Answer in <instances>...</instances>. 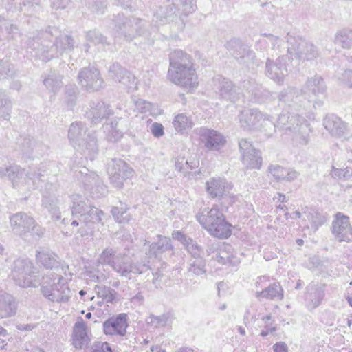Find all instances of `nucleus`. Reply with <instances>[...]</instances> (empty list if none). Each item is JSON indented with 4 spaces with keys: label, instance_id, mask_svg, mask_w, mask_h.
Listing matches in <instances>:
<instances>
[{
    "label": "nucleus",
    "instance_id": "1",
    "mask_svg": "<svg viewBox=\"0 0 352 352\" xmlns=\"http://www.w3.org/2000/svg\"><path fill=\"white\" fill-rule=\"evenodd\" d=\"M11 276L16 284L22 287H36L39 285L43 296L54 302H67L72 296L65 277L55 272H49L43 276L40 281L36 268L27 258L14 261Z\"/></svg>",
    "mask_w": 352,
    "mask_h": 352
},
{
    "label": "nucleus",
    "instance_id": "2",
    "mask_svg": "<svg viewBox=\"0 0 352 352\" xmlns=\"http://www.w3.org/2000/svg\"><path fill=\"white\" fill-rule=\"evenodd\" d=\"M71 217L62 219L65 225L70 224L74 228L79 227L77 233L81 236H87L91 232L93 224L102 223L105 217L104 213L99 208L87 204L84 198L80 195H73Z\"/></svg>",
    "mask_w": 352,
    "mask_h": 352
},
{
    "label": "nucleus",
    "instance_id": "3",
    "mask_svg": "<svg viewBox=\"0 0 352 352\" xmlns=\"http://www.w3.org/2000/svg\"><path fill=\"white\" fill-rule=\"evenodd\" d=\"M32 45L36 56L47 62L64 52H70L74 47V41L69 35L59 34L56 28H51L42 32Z\"/></svg>",
    "mask_w": 352,
    "mask_h": 352
},
{
    "label": "nucleus",
    "instance_id": "4",
    "mask_svg": "<svg viewBox=\"0 0 352 352\" xmlns=\"http://www.w3.org/2000/svg\"><path fill=\"white\" fill-rule=\"evenodd\" d=\"M169 80L184 88H195L198 85L197 76L191 56L180 50H175L169 55Z\"/></svg>",
    "mask_w": 352,
    "mask_h": 352
},
{
    "label": "nucleus",
    "instance_id": "5",
    "mask_svg": "<svg viewBox=\"0 0 352 352\" xmlns=\"http://www.w3.org/2000/svg\"><path fill=\"white\" fill-rule=\"evenodd\" d=\"M68 138L71 144L86 158L93 160L98 154V147L95 133L89 131L81 122L72 123Z\"/></svg>",
    "mask_w": 352,
    "mask_h": 352
},
{
    "label": "nucleus",
    "instance_id": "6",
    "mask_svg": "<svg viewBox=\"0 0 352 352\" xmlns=\"http://www.w3.org/2000/svg\"><path fill=\"white\" fill-rule=\"evenodd\" d=\"M196 218L201 226L215 237L227 239L231 235V225L226 221L217 206H213L210 210L204 209L196 215Z\"/></svg>",
    "mask_w": 352,
    "mask_h": 352
},
{
    "label": "nucleus",
    "instance_id": "7",
    "mask_svg": "<svg viewBox=\"0 0 352 352\" xmlns=\"http://www.w3.org/2000/svg\"><path fill=\"white\" fill-rule=\"evenodd\" d=\"M238 120L240 127L244 131H259L267 136H271L275 132L272 118L258 109H244L239 113Z\"/></svg>",
    "mask_w": 352,
    "mask_h": 352
},
{
    "label": "nucleus",
    "instance_id": "8",
    "mask_svg": "<svg viewBox=\"0 0 352 352\" xmlns=\"http://www.w3.org/2000/svg\"><path fill=\"white\" fill-rule=\"evenodd\" d=\"M41 176L34 170H26L18 165L0 166V178L7 177L12 184V186L19 190H30L34 188L35 179Z\"/></svg>",
    "mask_w": 352,
    "mask_h": 352
},
{
    "label": "nucleus",
    "instance_id": "9",
    "mask_svg": "<svg viewBox=\"0 0 352 352\" xmlns=\"http://www.w3.org/2000/svg\"><path fill=\"white\" fill-rule=\"evenodd\" d=\"M177 2L179 3L182 13L185 16L193 13L197 8L196 0H172L171 2L170 0H167L166 5L164 7L160 6L157 15L161 24L181 21V25H179V26L182 30L184 23L181 16H178L179 9L176 8V6H179V4H176Z\"/></svg>",
    "mask_w": 352,
    "mask_h": 352
},
{
    "label": "nucleus",
    "instance_id": "10",
    "mask_svg": "<svg viewBox=\"0 0 352 352\" xmlns=\"http://www.w3.org/2000/svg\"><path fill=\"white\" fill-rule=\"evenodd\" d=\"M10 223L12 232L23 239L27 238L28 234L40 238L45 232V230L32 217L23 212L11 215Z\"/></svg>",
    "mask_w": 352,
    "mask_h": 352
},
{
    "label": "nucleus",
    "instance_id": "11",
    "mask_svg": "<svg viewBox=\"0 0 352 352\" xmlns=\"http://www.w3.org/2000/svg\"><path fill=\"white\" fill-rule=\"evenodd\" d=\"M287 42L289 60L294 58L311 60L319 56L317 47L301 37H296L288 33Z\"/></svg>",
    "mask_w": 352,
    "mask_h": 352
},
{
    "label": "nucleus",
    "instance_id": "12",
    "mask_svg": "<svg viewBox=\"0 0 352 352\" xmlns=\"http://www.w3.org/2000/svg\"><path fill=\"white\" fill-rule=\"evenodd\" d=\"M115 28L120 36L127 41H132L138 35L144 32V24L141 19L133 16L126 17L118 14L113 19Z\"/></svg>",
    "mask_w": 352,
    "mask_h": 352
},
{
    "label": "nucleus",
    "instance_id": "13",
    "mask_svg": "<svg viewBox=\"0 0 352 352\" xmlns=\"http://www.w3.org/2000/svg\"><path fill=\"white\" fill-rule=\"evenodd\" d=\"M303 98H307L309 102H314V107H321L327 96V85L323 78L315 75L309 78L300 91Z\"/></svg>",
    "mask_w": 352,
    "mask_h": 352
},
{
    "label": "nucleus",
    "instance_id": "14",
    "mask_svg": "<svg viewBox=\"0 0 352 352\" xmlns=\"http://www.w3.org/2000/svg\"><path fill=\"white\" fill-rule=\"evenodd\" d=\"M133 170L121 159H111L107 163V173L111 184L116 188L123 187L124 182L132 177Z\"/></svg>",
    "mask_w": 352,
    "mask_h": 352
},
{
    "label": "nucleus",
    "instance_id": "15",
    "mask_svg": "<svg viewBox=\"0 0 352 352\" xmlns=\"http://www.w3.org/2000/svg\"><path fill=\"white\" fill-rule=\"evenodd\" d=\"M98 262L110 265L122 276L127 277L133 271L131 264L126 262L121 254H116L112 248L104 249L98 258Z\"/></svg>",
    "mask_w": 352,
    "mask_h": 352
},
{
    "label": "nucleus",
    "instance_id": "16",
    "mask_svg": "<svg viewBox=\"0 0 352 352\" xmlns=\"http://www.w3.org/2000/svg\"><path fill=\"white\" fill-rule=\"evenodd\" d=\"M226 49L239 63L248 66L256 63V54L250 47L237 38H233L225 45Z\"/></svg>",
    "mask_w": 352,
    "mask_h": 352
},
{
    "label": "nucleus",
    "instance_id": "17",
    "mask_svg": "<svg viewBox=\"0 0 352 352\" xmlns=\"http://www.w3.org/2000/svg\"><path fill=\"white\" fill-rule=\"evenodd\" d=\"M323 126L334 137L349 140L352 132L348 124L335 114H328L323 120Z\"/></svg>",
    "mask_w": 352,
    "mask_h": 352
},
{
    "label": "nucleus",
    "instance_id": "18",
    "mask_svg": "<svg viewBox=\"0 0 352 352\" xmlns=\"http://www.w3.org/2000/svg\"><path fill=\"white\" fill-rule=\"evenodd\" d=\"M109 77L115 82L123 85L128 92L137 89V80L135 76L118 63H113L109 69Z\"/></svg>",
    "mask_w": 352,
    "mask_h": 352
},
{
    "label": "nucleus",
    "instance_id": "19",
    "mask_svg": "<svg viewBox=\"0 0 352 352\" xmlns=\"http://www.w3.org/2000/svg\"><path fill=\"white\" fill-rule=\"evenodd\" d=\"M267 276H260L256 282V287H265L261 291L256 292V297L258 299L265 298L271 300H280L283 298V289L280 284L274 282L269 286L265 287V283L268 281Z\"/></svg>",
    "mask_w": 352,
    "mask_h": 352
},
{
    "label": "nucleus",
    "instance_id": "20",
    "mask_svg": "<svg viewBox=\"0 0 352 352\" xmlns=\"http://www.w3.org/2000/svg\"><path fill=\"white\" fill-rule=\"evenodd\" d=\"M199 135L201 142L210 151H218L226 143V138L217 130L201 127Z\"/></svg>",
    "mask_w": 352,
    "mask_h": 352
},
{
    "label": "nucleus",
    "instance_id": "21",
    "mask_svg": "<svg viewBox=\"0 0 352 352\" xmlns=\"http://www.w3.org/2000/svg\"><path fill=\"white\" fill-rule=\"evenodd\" d=\"M331 231L338 241H352V226L347 216L338 213L332 222Z\"/></svg>",
    "mask_w": 352,
    "mask_h": 352
},
{
    "label": "nucleus",
    "instance_id": "22",
    "mask_svg": "<svg viewBox=\"0 0 352 352\" xmlns=\"http://www.w3.org/2000/svg\"><path fill=\"white\" fill-rule=\"evenodd\" d=\"M78 80L87 90L98 91L103 85L99 71L94 67L83 68L78 74Z\"/></svg>",
    "mask_w": 352,
    "mask_h": 352
},
{
    "label": "nucleus",
    "instance_id": "23",
    "mask_svg": "<svg viewBox=\"0 0 352 352\" xmlns=\"http://www.w3.org/2000/svg\"><path fill=\"white\" fill-rule=\"evenodd\" d=\"M306 120L298 113L283 110L279 114L276 123H274L275 129L278 128L281 130L293 133Z\"/></svg>",
    "mask_w": 352,
    "mask_h": 352
},
{
    "label": "nucleus",
    "instance_id": "24",
    "mask_svg": "<svg viewBox=\"0 0 352 352\" xmlns=\"http://www.w3.org/2000/svg\"><path fill=\"white\" fill-rule=\"evenodd\" d=\"M214 81L220 98L232 102L239 99L241 93L230 80L221 76H217L214 78Z\"/></svg>",
    "mask_w": 352,
    "mask_h": 352
},
{
    "label": "nucleus",
    "instance_id": "25",
    "mask_svg": "<svg viewBox=\"0 0 352 352\" xmlns=\"http://www.w3.org/2000/svg\"><path fill=\"white\" fill-rule=\"evenodd\" d=\"M128 327L127 316L120 314L116 316L109 318L103 323V331L106 335L124 336Z\"/></svg>",
    "mask_w": 352,
    "mask_h": 352
},
{
    "label": "nucleus",
    "instance_id": "26",
    "mask_svg": "<svg viewBox=\"0 0 352 352\" xmlns=\"http://www.w3.org/2000/svg\"><path fill=\"white\" fill-rule=\"evenodd\" d=\"M90 342L87 332V324L82 318H78L73 327L72 343L76 349H83Z\"/></svg>",
    "mask_w": 352,
    "mask_h": 352
},
{
    "label": "nucleus",
    "instance_id": "27",
    "mask_svg": "<svg viewBox=\"0 0 352 352\" xmlns=\"http://www.w3.org/2000/svg\"><path fill=\"white\" fill-rule=\"evenodd\" d=\"M286 59L285 56H279L276 62L272 61L270 58L267 59L266 74L278 83L282 82L287 75Z\"/></svg>",
    "mask_w": 352,
    "mask_h": 352
},
{
    "label": "nucleus",
    "instance_id": "28",
    "mask_svg": "<svg viewBox=\"0 0 352 352\" xmlns=\"http://www.w3.org/2000/svg\"><path fill=\"white\" fill-rule=\"evenodd\" d=\"M325 287L324 284L314 283L307 286L305 300L309 308L315 309L321 304L325 294Z\"/></svg>",
    "mask_w": 352,
    "mask_h": 352
},
{
    "label": "nucleus",
    "instance_id": "29",
    "mask_svg": "<svg viewBox=\"0 0 352 352\" xmlns=\"http://www.w3.org/2000/svg\"><path fill=\"white\" fill-rule=\"evenodd\" d=\"M231 188L232 185L221 177H212L206 182L207 192L212 198L222 197Z\"/></svg>",
    "mask_w": 352,
    "mask_h": 352
},
{
    "label": "nucleus",
    "instance_id": "30",
    "mask_svg": "<svg viewBox=\"0 0 352 352\" xmlns=\"http://www.w3.org/2000/svg\"><path fill=\"white\" fill-rule=\"evenodd\" d=\"M16 303L12 296L0 292V318L11 317L16 313Z\"/></svg>",
    "mask_w": 352,
    "mask_h": 352
},
{
    "label": "nucleus",
    "instance_id": "31",
    "mask_svg": "<svg viewBox=\"0 0 352 352\" xmlns=\"http://www.w3.org/2000/svg\"><path fill=\"white\" fill-rule=\"evenodd\" d=\"M302 98H303V96L301 93L299 94L298 91L296 88L290 87L280 93L278 96L279 105L283 107L287 105L289 107H294L297 110L298 102L301 101Z\"/></svg>",
    "mask_w": 352,
    "mask_h": 352
},
{
    "label": "nucleus",
    "instance_id": "32",
    "mask_svg": "<svg viewBox=\"0 0 352 352\" xmlns=\"http://www.w3.org/2000/svg\"><path fill=\"white\" fill-rule=\"evenodd\" d=\"M189 152L184 151L182 155H180L175 159V169L186 175L191 170L195 169L199 165V162L195 158L188 157Z\"/></svg>",
    "mask_w": 352,
    "mask_h": 352
},
{
    "label": "nucleus",
    "instance_id": "33",
    "mask_svg": "<svg viewBox=\"0 0 352 352\" xmlns=\"http://www.w3.org/2000/svg\"><path fill=\"white\" fill-rule=\"evenodd\" d=\"M268 170L277 181L292 182L299 175V173L295 170L290 168H284L278 164L270 165Z\"/></svg>",
    "mask_w": 352,
    "mask_h": 352
},
{
    "label": "nucleus",
    "instance_id": "34",
    "mask_svg": "<svg viewBox=\"0 0 352 352\" xmlns=\"http://www.w3.org/2000/svg\"><path fill=\"white\" fill-rule=\"evenodd\" d=\"M282 40L272 34H262L261 38L256 43V47L261 51L271 50L277 51L280 46Z\"/></svg>",
    "mask_w": 352,
    "mask_h": 352
},
{
    "label": "nucleus",
    "instance_id": "35",
    "mask_svg": "<svg viewBox=\"0 0 352 352\" xmlns=\"http://www.w3.org/2000/svg\"><path fill=\"white\" fill-rule=\"evenodd\" d=\"M112 113L109 105L103 102H98L89 113V118L94 124H98L102 119L107 118Z\"/></svg>",
    "mask_w": 352,
    "mask_h": 352
},
{
    "label": "nucleus",
    "instance_id": "36",
    "mask_svg": "<svg viewBox=\"0 0 352 352\" xmlns=\"http://www.w3.org/2000/svg\"><path fill=\"white\" fill-rule=\"evenodd\" d=\"M311 132V129L310 128V124L306 120L303 122L296 131H294L292 133H294L293 140L299 145L305 146L307 145L310 142V133Z\"/></svg>",
    "mask_w": 352,
    "mask_h": 352
},
{
    "label": "nucleus",
    "instance_id": "37",
    "mask_svg": "<svg viewBox=\"0 0 352 352\" xmlns=\"http://www.w3.org/2000/svg\"><path fill=\"white\" fill-rule=\"evenodd\" d=\"M242 163L249 169H260L262 164L261 153L259 150L248 153L242 155Z\"/></svg>",
    "mask_w": 352,
    "mask_h": 352
},
{
    "label": "nucleus",
    "instance_id": "38",
    "mask_svg": "<svg viewBox=\"0 0 352 352\" xmlns=\"http://www.w3.org/2000/svg\"><path fill=\"white\" fill-rule=\"evenodd\" d=\"M104 132L109 141L117 142L123 135V131L120 124L117 120L112 121L111 123H107L103 126Z\"/></svg>",
    "mask_w": 352,
    "mask_h": 352
},
{
    "label": "nucleus",
    "instance_id": "39",
    "mask_svg": "<svg viewBox=\"0 0 352 352\" xmlns=\"http://www.w3.org/2000/svg\"><path fill=\"white\" fill-rule=\"evenodd\" d=\"M36 257L37 261L45 268L52 269L58 265V261L56 260V256L49 251H37Z\"/></svg>",
    "mask_w": 352,
    "mask_h": 352
},
{
    "label": "nucleus",
    "instance_id": "40",
    "mask_svg": "<svg viewBox=\"0 0 352 352\" xmlns=\"http://www.w3.org/2000/svg\"><path fill=\"white\" fill-rule=\"evenodd\" d=\"M62 76L55 72L50 73L43 80V84L46 88L54 93L58 92L62 87Z\"/></svg>",
    "mask_w": 352,
    "mask_h": 352
},
{
    "label": "nucleus",
    "instance_id": "41",
    "mask_svg": "<svg viewBox=\"0 0 352 352\" xmlns=\"http://www.w3.org/2000/svg\"><path fill=\"white\" fill-rule=\"evenodd\" d=\"M335 44L342 48L352 47V30H342L335 36Z\"/></svg>",
    "mask_w": 352,
    "mask_h": 352
},
{
    "label": "nucleus",
    "instance_id": "42",
    "mask_svg": "<svg viewBox=\"0 0 352 352\" xmlns=\"http://www.w3.org/2000/svg\"><path fill=\"white\" fill-rule=\"evenodd\" d=\"M173 124L178 132H184L192 127L193 123L190 118L185 113H180L176 116L173 120Z\"/></svg>",
    "mask_w": 352,
    "mask_h": 352
},
{
    "label": "nucleus",
    "instance_id": "43",
    "mask_svg": "<svg viewBox=\"0 0 352 352\" xmlns=\"http://www.w3.org/2000/svg\"><path fill=\"white\" fill-rule=\"evenodd\" d=\"M78 87L75 85H67L65 87L63 102L69 109H72L76 104Z\"/></svg>",
    "mask_w": 352,
    "mask_h": 352
},
{
    "label": "nucleus",
    "instance_id": "44",
    "mask_svg": "<svg viewBox=\"0 0 352 352\" xmlns=\"http://www.w3.org/2000/svg\"><path fill=\"white\" fill-rule=\"evenodd\" d=\"M188 265V271L196 275H201L206 272V263L203 256L190 258Z\"/></svg>",
    "mask_w": 352,
    "mask_h": 352
},
{
    "label": "nucleus",
    "instance_id": "45",
    "mask_svg": "<svg viewBox=\"0 0 352 352\" xmlns=\"http://www.w3.org/2000/svg\"><path fill=\"white\" fill-rule=\"evenodd\" d=\"M87 190L91 191V188H94L95 185L100 187L101 193L107 191L106 186L103 185L100 178L95 173H86L82 180Z\"/></svg>",
    "mask_w": 352,
    "mask_h": 352
},
{
    "label": "nucleus",
    "instance_id": "46",
    "mask_svg": "<svg viewBox=\"0 0 352 352\" xmlns=\"http://www.w3.org/2000/svg\"><path fill=\"white\" fill-rule=\"evenodd\" d=\"M253 85L254 88L252 89V94L249 96L250 100L256 103L265 102V100L268 96V91L259 84H253Z\"/></svg>",
    "mask_w": 352,
    "mask_h": 352
},
{
    "label": "nucleus",
    "instance_id": "47",
    "mask_svg": "<svg viewBox=\"0 0 352 352\" xmlns=\"http://www.w3.org/2000/svg\"><path fill=\"white\" fill-rule=\"evenodd\" d=\"M96 292L99 297L102 298L107 302H112L117 295V292L113 289L103 285L96 286Z\"/></svg>",
    "mask_w": 352,
    "mask_h": 352
},
{
    "label": "nucleus",
    "instance_id": "48",
    "mask_svg": "<svg viewBox=\"0 0 352 352\" xmlns=\"http://www.w3.org/2000/svg\"><path fill=\"white\" fill-rule=\"evenodd\" d=\"M87 41L93 43L95 45L104 47L108 45L107 39L99 31L96 30H90L86 35Z\"/></svg>",
    "mask_w": 352,
    "mask_h": 352
},
{
    "label": "nucleus",
    "instance_id": "49",
    "mask_svg": "<svg viewBox=\"0 0 352 352\" xmlns=\"http://www.w3.org/2000/svg\"><path fill=\"white\" fill-rule=\"evenodd\" d=\"M12 104L10 100L0 94V120H8L10 118Z\"/></svg>",
    "mask_w": 352,
    "mask_h": 352
},
{
    "label": "nucleus",
    "instance_id": "50",
    "mask_svg": "<svg viewBox=\"0 0 352 352\" xmlns=\"http://www.w3.org/2000/svg\"><path fill=\"white\" fill-rule=\"evenodd\" d=\"M172 248L169 238L158 235L155 241V258L157 253H162L170 250Z\"/></svg>",
    "mask_w": 352,
    "mask_h": 352
},
{
    "label": "nucleus",
    "instance_id": "51",
    "mask_svg": "<svg viewBox=\"0 0 352 352\" xmlns=\"http://www.w3.org/2000/svg\"><path fill=\"white\" fill-rule=\"evenodd\" d=\"M184 247L187 252L191 255V258L202 256L203 250L201 247L193 239H190L188 242H186Z\"/></svg>",
    "mask_w": 352,
    "mask_h": 352
},
{
    "label": "nucleus",
    "instance_id": "52",
    "mask_svg": "<svg viewBox=\"0 0 352 352\" xmlns=\"http://www.w3.org/2000/svg\"><path fill=\"white\" fill-rule=\"evenodd\" d=\"M87 4L90 10L96 14H103L106 8L104 0H88Z\"/></svg>",
    "mask_w": 352,
    "mask_h": 352
},
{
    "label": "nucleus",
    "instance_id": "53",
    "mask_svg": "<svg viewBox=\"0 0 352 352\" xmlns=\"http://www.w3.org/2000/svg\"><path fill=\"white\" fill-rule=\"evenodd\" d=\"M42 202L45 208L52 214L53 218L56 219H60L58 208L53 201H51L48 197H45L43 199Z\"/></svg>",
    "mask_w": 352,
    "mask_h": 352
},
{
    "label": "nucleus",
    "instance_id": "54",
    "mask_svg": "<svg viewBox=\"0 0 352 352\" xmlns=\"http://www.w3.org/2000/svg\"><path fill=\"white\" fill-rule=\"evenodd\" d=\"M111 214L119 223H124L130 220V215L126 211L120 210L118 207H113L111 209Z\"/></svg>",
    "mask_w": 352,
    "mask_h": 352
},
{
    "label": "nucleus",
    "instance_id": "55",
    "mask_svg": "<svg viewBox=\"0 0 352 352\" xmlns=\"http://www.w3.org/2000/svg\"><path fill=\"white\" fill-rule=\"evenodd\" d=\"M338 80L341 84L352 88V70L346 69L338 74Z\"/></svg>",
    "mask_w": 352,
    "mask_h": 352
},
{
    "label": "nucleus",
    "instance_id": "56",
    "mask_svg": "<svg viewBox=\"0 0 352 352\" xmlns=\"http://www.w3.org/2000/svg\"><path fill=\"white\" fill-rule=\"evenodd\" d=\"M212 259L217 261L222 265L228 264V261L229 260L228 245H225L223 248H220L217 252L216 256H212Z\"/></svg>",
    "mask_w": 352,
    "mask_h": 352
},
{
    "label": "nucleus",
    "instance_id": "57",
    "mask_svg": "<svg viewBox=\"0 0 352 352\" xmlns=\"http://www.w3.org/2000/svg\"><path fill=\"white\" fill-rule=\"evenodd\" d=\"M85 352H112L109 344L106 342H96L92 347Z\"/></svg>",
    "mask_w": 352,
    "mask_h": 352
},
{
    "label": "nucleus",
    "instance_id": "58",
    "mask_svg": "<svg viewBox=\"0 0 352 352\" xmlns=\"http://www.w3.org/2000/svg\"><path fill=\"white\" fill-rule=\"evenodd\" d=\"M173 319V314L170 312L164 313L160 316H155V323L160 327L169 325Z\"/></svg>",
    "mask_w": 352,
    "mask_h": 352
},
{
    "label": "nucleus",
    "instance_id": "59",
    "mask_svg": "<svg viewBox=\"0 0 352 352\" xmlns=\"http://www.w3.org/2000/svg\"><path fill=\"white\" fill-rule=\"evenodd\" d=\"M239 146L241 155L245 154V152L250 153L257 150L252 146L251 142L246 139L240 140L239 141Z\"/></svg>",
    "mask_w": 352,
    "mask_h": 352
},
{
    "label": "nucleus",
    "instance_id": "60",
    "mask_svg": "<svg viewBox=\"0 0 352 352\" xmlns=\"http://www.w3.org/2000/svg\"><path fill=\"white\" fill-rule=\"evenodd\" d=\"M11 65L8 60H0V78L1 77L12 76Z\"/></svg>",
    "mask_w": 352,
    "mask_h": 352
},
{
    "label": "nucleus",
    "instance_id": "61",
    "mask_svg": "<svg viewBox=\"0 0 352 352\" xmlns=\"http://www.w3.org/2000/svg\"><path fill=\"white\" fill-rule=\"evenodd\" d=\"M228 253L229 256V260L228 261V263L232 265H237L240 263L241 260L237 256L236 253L233 251L231 245H228Z\"/></svg>",
    "mask_w": 352,
    "mask_h": 352
},
{
    "label": "nucleus",
    "instance_id": "62",
    "mask_svg": "<svg viewBox=\"0 0 352 352\" xmlns=\"http://www.w3.org/2000/svg\"><path fill=\"white\" fill-rule=\"evenodd\" d=\"M0 29L6 30L10 34L13 32L14 29H16V28L3 16L0 15Z\"/></svg>",
    "mask_w": 352,
    "mask_h": 352
},
{
    "label": "nucleus",
    "instance_id": "63",
    "mask_svg": "<svg viewBox=\"0 0 352 352\" xmlns=\"http://www.w3.org/2000/svg\"><path fill=\"white\" fill-rule=\"evenodd\" d=\"M253 84H258L254 79L250 78L248 80H245L242 82V87L246 90V91L249 94V96L252 94V89H254V86Z\"/></svg>",
    "mask_w": 352,
    "mask_h": 352
},
{
    "label": "nucleus",
    "instance_id": "64",
    "mask_svg": "<svg viewBox=\"0 0 352 352\" xmlns=\"http://www.w3.org/2000/svg\"><path fill=\"white\" fill-rule=\"evenodd\" d=\"M173 238L180 241L184 246L186 245V242H188L191 238H187L186 236L181 231H175L173 233Z\"/></svg>",
    "mask_w": 352,
    "mask_h": 352
}]
</instances>
